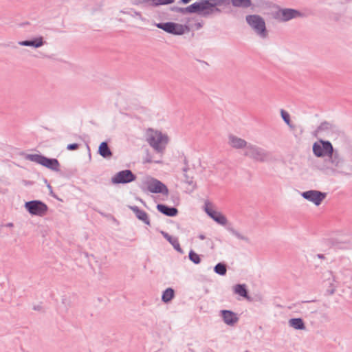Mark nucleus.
<instances>
[{
    "label": "nucleus",
    "instance_id": "f257e3e1",
    "mask_svg": "<svg viewBox=\"0 0 352 352\" xmlns=\"http://www.w3.org/2000/svg\"><path fill=\"white\" fill-rule=\"evenodd\" d=\"M344 159L338 149L334 148L331 155L324 159L320 170L327 175H343Z\"/></svg>",
    "mask_w": 352,
    "mask_h": 352
},
{
    "label": "nucleus",
    "instance_id": "f03ea898",
    "mask_svg": "<svg viewBox=\"0 0 352 352\" xmlns=\"http://www.w3.org/2000/svg\"><path fill=\"white\" fill-rule=\"evenodd\" d=\"M139 187L144 192L148 190L154 194L161 193L164 195L168 194L167 186L161 181L152 177H147L146 179L142 182Z\"/></svg>",
    "mask_w": 352,
    "mask_h": 352
},
{
    "label": "nucleus",
    "instance_id": "7ed1b4c3",
    "mask_svg": "<svg viewBox=\"0 0 352 352\" xmlns=\"http://www.w3.org/2000/svg\"><path fill=\"white\" fill-rule=\"evenodd\" d=\"M26 160L36 162L51 170L60 171V162L56 158H50L42 154H26L25 156Z\"/></svg>",
    "mask_w": 352,
    "mask_h": 352
},
{
    "label": "nucleus",
    "instance_id": "20e7f679",
    "mask_svg": "<svg viewBox=\"0 0 352 352\" xmlns=\"http://www.w3.org/2000/svg\"><path fill=\"white\" fill-rule=\"evenodd\" d=\"M151 134L148 135L147 141L151 146L156 151L160 153L165 149L166 144L168 141L166 135L163 134L161 131L149 129Z\"/></svg>",
    "mask_w": 352,
    "mask_h": 352
},
{
    "label": "nucleus",
    "instance_id": "39448f33",
    "mask_svg": "<svg viewBox=\"0 0 352 352\" xmlns=\"http://www.w3.org/2000/svg\"><path fill=\"white\" fill-rule=\"evenodd\" d=\"M153 25L157 28L164 30L166 33L177 36L183 35L186 30H190L188 25L172 21L160 23L153 22Z\"/></svg>",
    "mask_w": 352,
    "mask_h": 352
},
{
    "label": "nucleus",
    "instance_id": "423d86ee",
    "mask_svg": "<svg viewBox=\"0 0 352 352\" xmlns=\"http://www.w3.org/2000/svg\"><path fill=\"white\" fill-rule=\"evenodd\" d=\"M245 20L260 37L264 38L267 36L265 22L262 16L258 14H250L246 16Z\"/></svg>",
    "mask_w": 352,
    "mask_h": 352
},
{
    "label": "nucleus",
    "instance_id": "0eeeda50",
    "mask_svg": "<svg viewBox=\"0 0 352 352\" xmlns=\"http://www.w3.org/2000/svg\"><path fill=\"white\" fill-rule=\"evenodd\" d=\"M243 155L248 157L254 161L263 162L267 161L270 154L268 151L263 148L258 147L256 145L249 144L247 149L245 151Z\"/></svg>",
    "mask_w": 352,
    "mask_h": 352
},
{
    "label": "nucleus",
    "instance_id": "6e6552de",
    "mask_svg": "<svg viewBox=\"0 0 352 352\" xmlns=\"http://www.w3.org/2000/svg\"><path fill=\"white\" fill-rule=\"evenodd\" d=\"M333 150V144L329 140L320 139L312 145V151L316 157H327Z\"/></svg>",
    "mask_w": 352,
    "mask_h": 352
},
{
    "label": "nucleus",
    "instance_id": "1a4fd4ad",
    "mask_svg": "<svg viewBox=\"0 0 352 352\" xmlns=\"http://www.w3.org/2000/svg\"><path fill=\"white\" fill-rule=\"evenodd\" d=\"M24 207L32 216L43 217L48 210V206L41 200H32L26 201Z\"/></svg>",
    "mask_w": 352,
    "mask_h": 352
},
{
    "label": "nucleus",
    "instance_id": "9d476101",
    "mask_svg": "<svg viewBox=\"0 0 352 352\" xmlns=\"http://www.w3.org/2000/svg\"><path fill=\"white\" fill-rule=\"evenodd\" d=\"M305 16L306 14L305 13L294 8H279L274 14V18L283 22Z\"/></svg>",
    "mask_w": 352,
    "mask_h": 352
},
{
    "label": "nucleus",
    "instance_id": "9b49d317",
    "mask_svg": "<svg viewBox=\"0 0 352 352\" xmlns=\"http://www.w3.org/2000/svg\"><path fill=\"white\" fill-rule=\"evenodd\" d=\"M324 244L335 250L352 249V237L329 238L324 240Z\"/></svg>",
    "mask_w": 352,
    "mask_h": 352
},
{
    "label": "nucleus",
    "instance_id": "f8f14e48",
    "mask_svg": "<svg viewBox=\"0 0 352 352\" xmlns=\"http://www.w3.org/2000/svg\"><path fill=\"white\" fill-rule=\"evenodd\" d=\"M214 6L209 0H197L193 3V14L208 17L214 14Z\"/></svg>",
    "mask_w": 352,
    "mask_h": 352
},
{
    "label": "nucleus",
    "instance_id": "ddd939ff",
    "mask_svg": "<svg viewBox=\"0 0 352 352\" xmlns=\"http://www.w3.org/2000/svg\"><path fill=\"white\" fill-rule=\"evenodd\" d=\"M137 179V176L131 170L125 169L118 171L111 179L113 184H126L134 182Z\"/></svg>",
    "mask_w": 352,
    "mask_h": 352
},
{
    "label": "nucleus",
    "instance_id": "4468645a",
    "mask_svg": "<svg viewBox=\"0 0 352 352\" xmlns=\"http://www.w3.org/2000/svg\"><path fill=\"white\" fill-rule=\"evenodd\" d=\"M204 211L208 217L221 226H226L228 220L221 212L212 209V204L208 200L205 201Z\"/></svg>",
    "mask_w": 352,
    "mask_h": 352
},
{
    "label": "nucleus",
    "instance_id": "2eb2a0df",
    "mask_svg": "<svg viewBox=\"0 0 352 352\" xmlns=\"http://www.w3.org/2000/svg\"><path fill=\"white\" fill-rule=\"evenodd\" d=\"M327 192H323L316 190H309L301 193L302 197L314 203L318 206L327 197Z\"/></svg>",
    "mask_w": 352,
    "mask_h": 352
},
{
    "label": "nucleus",
    "instance_id": "dca6fc26",
    "mask_svg": "<svg viewBox=\"0 0 352 352\" xmlns=\"http://www.w3.org/2000/svg\"><path fill=\"white\" fill-rule=\"evenodd\" d=\"M219 316L221 317L224 323L228 326H234L239 319L237 314L228 309L221 310L219 311Z\"/></svg>",
    "mask_w": 352,
    "mask_h": 352
},
{
    "label": "nucleus",
    "instance_id": "f3484780",
    "mask_svg": "<svg viewBox=\"0 0 352 352\" xmlns=\"http://www.w3.org/2000/svg\"><path fill=\"white\" fill-rule=\"evenodd\" d=\"M46 43L42 36L33 37L31 39L21 41L19 42V45L21 46L32 47L33 48H38Z\"/></svg>",
    "mask_w": 352,
    "mask_h": 352
},
{
    "label": "nucleus",
    "instance_id": "a211bd4d",
    "mask_svg": "<svg viewBox=\"0 0 352 352\" xmlns=\"http://www.w3.org/2000/svg\"><path fill=\"white\" fill-rule=\"evenodd\" d=\"M128 207L131 210L133 211L138 220L142 221L147 226H151L148 214L144 210L140 209L137 206H129Z\"/></svg>",
    "mask_w": 352,
    "mask_h": 352
},
{
    "label": "nucleus",
    "instance_id": "6ab92c4d",
    "mask_svg": "<svg viewBox=\"0 0 352 352\" xmlns=\"http://www.w3.org/2000/svg\"><path fill=\"white\" fill-rule=\"evenodd\" d=\"M156 208L158 212L169 217H175L178 214L179 212L177 208L175 206H169L164 204H157Z\"/></svg>",
    "mask_w": 352,
    "mask_h": 352
},
{
    "label": "nucleus",
    "instance_id": "aec40b11",
    "mask_svg": "<svg viewBox=\"0 0 352 352\" xmlns=\"http://www.w3.org/2000/svg\"><path fill=\"white\" fill-rule=\"evenodd\" d=\"M229 144L234 148L241 149L245 148V150L249 144L245 140L234 135H229Z\"/></svg>",
    "mask_w": 352,
    "mask_h": 352
},
{
    "label": "nucleus",
    "instance_id": "412c9836",
    "mask_svg": "<svg viewBox=\"0 0 352 352\" xmlns=\"http://www.w3.org/2000/svg\"><path fill=\"white\" fill-rule=\"evenodd\" d=\"M98 153L104 159H110L113 156V152L107 141L102 142L100 144Z\"/></svg>",
    "mask_w": 352,
    "mask_h": 352
},
{
    "label": "nucleus",
    "instance_id": "4be33fe9",
    "mask_svg": "<svg viewBox=\"0 0 352 352\" xmlns=\"http://www.w3.org/2000/svg\"><path fill=\"white\" fill-rule=\"evenodd\" d=\"M329 277L324 282L325 284V286H327V289L325 291L326 295H333L335 292L337 286L335 284V278L334 276L332 275L331 272H328Z\"/></svg>",
    "mask_w": 352,
    "mask_h": 352
},
{
    "label": "nucleus",
    "instance_id": "5701e85b",
    "mask_svg": "<svg viewBox=\"0 0 352 352\" xmlns=\"http://www.w3.org/2000/svg\"><path fill=\"white\" fill-rule=\"evenodd\" d=\"M343 175H352V148L351 147L349 148L346 160H344Z\"/></svg>",
    "mask_w": 352,
    "mask_h": 352
},
{
    "label": "nucleus",
    "instance_id": "b1692460",
    "mask_svg": "<svg viewBox=\"0 0 352 352\" xmlns=\"http://www.w3.org/2000/svg\"><path fill=\"white\" fill-rule=\"evenodd\" d=\"M161 234L164 239H166L174 248V249L179 253H183V250L180 246L178 239L177 237L172 236L168 232L165 231H160Z\"/></svg>",
    "mask_w": 352,
    "mask_h": 352
},
{
    "label": "nucleus",
    "instance_id": "393cba45",
    "mask_svg": "<svg viewBox=\"0 0 352 352\" xmlns=\"http://www.w3.org/2000/svg\"><path fill=\"white\" fill-rule=\"evenodd\" d=\"M175 0H135V4L139 5L151 2L150 5L153 7L159 6L169 5L174 3Z\"/></svg>",
    "mask_w": 352,
    "mask_h": 352
},
{
    "label": "nucleus",
    "instance_id": "a878e982",
    "mask_svg": "<svg viewBox=\"0 0 352 352\" xmlns=\"http://www.w3.org/2000/svg\"><path fill=\"white\" fill-rule=\"evenodd\" d=\"M289 325L296 330H305L306 326L305 322L301 318H292L288 321Z\"/></svg>",
    "mask_w": 352,
    "mask_h": 352
},
{
    "label": "nucleus",
    "instance_id": "bb28decb",
    "mask_svg": "<svg viewBox=\"0 0 352 352\" xmlns=\"http://www.w3.org/2000/svg\"><path fill=\"white\" fill-rule=\"evenodd\" d=\"M234 292L246 299H250L248 290L245 284H236L234 287Z\"/></svg>",
    "mask_w": 352,
    "mask_h": 352
},
{
    "label": "nucleus",
    "instance_id": "cd10ccee",
    "mask_svg": "<svg viewBox=\"0 0 352 352\" xmlns=\"http://www.w3.org/2000/svg\"><path fill=\"white\" fill-rule=\"evenodd\" d=\"M170 10L175 12H179L182 14H193V3L186 8L178 7L176 6H171Z\"/></svg>",
    "mask_w": 352,
    "mask_h": 352
},
{
    "label": "nucleus",
    "instance_id": "c85d7f7f",
    "mask_svg": "<svg viewBox=\"0 0 352 352\" xmlns=\"http://www.w3.org/2000/svg\"><path fill=\"white\" fill-rule=\"evenodd\" d=\"M175 297V290L171 287L166 288L162 295V301L164 303L170 302Z\"/></svg>",
    "mask_w": 352,
    "mask_h": 352
},
{
    "label": "nucleus",
    "instance_id": "c756f323",
    "mask_svg": "<svg viewBox=\"0 0 352 352\" xmlns=\"http://www.w3.org/2000/svg\"><path fill=\"white\" fill-rule=\"evenodd\" d=\"M336 128V126L329 122L324 121L317 127L316 132L333 131Z\"/></svg>",
    "mask_w": 352,
    "mask_h": 352
},
{
    "label": "nucleus",
    "instance_id": "7c9ffc66",
    "mask_svg": "<svg viewBox=\"0 0 352 352\" xmlns=\"http://www.w3.org/2000/svg\"><path fill=\"white\" fill-rule=\"evenodd\" d=\"M214 272L220 276H225L227 273V265L223 262L218 263L214 267Z\"/></svg>",
    "mask_w": 352,
    "mask_h": 352
},
{
    "label": "nucleus",
    "instance_id": "2f4dec72",
    "mask_svg": "<svg viewBox=\"0 0 352 352\" xmlns=\"http://www.w3.org/2000/svg\"><path fill=\"white\" fill-rule=\"evenodd\" d=\"M226 229L228 232H230L232 235L236 236L237 239L240 240L245 241L246 242H249V238L242 235L240 234L237 230H236L233 227H232L230 225H228L226 226Z\"/></svg>",
    "mask_w": 352,
    "mask_h": 352
},
{
    "label": "nucleus",
    "instance_id": "473e14b6",
    "mask_svg": "<svg viewBox=\"0 0 352 352\" xmlns=\"http://www.w3.org/2000/svg\"><path fill=\"white\" fill-rule=\"evenodd\" d=\"M232 4L234 7L238 8H248L251 6V0H231Z\"/></svg>",
    "mask_w": 352,
    "mask_h": 352
},
{
    "label": "nucleus",
    "instance_id": "72a5a7b5",
    "mask_svg": "<svg viewBox=\"0 0 352 352\" xmlns=\"http://www.w3.org/2000/svg\"><path fill=\"white\" fill-rule=\"evenodd\" d=\"M188 258L190 261L196 265L199 264L201 261L200 256L192 250H190L188 253Z\"/></svg>",
    "mask_w": 352,
    "mask_h": 352
},
{
    "label": "nucleus",
    "instance_id": "f704fd0d",
    "mask_svg": "<svg viewBox=\"0 0 352 352\" xmlns=\"http://www.w3.org/2000/svg\"><path fill=\"white\" fill-rule=\"evenodd\" d=\"M184 182L188 185L192 186L193 190L197 188L196 184L193 182V177L189 176L187 173H184Z\"/></svg>",
    "mask_w": 352,
    "mask_h": 352
},
{
    "label": "nucleus",
    "instance_id": "c9c22d12",
    "mask_svg": "<svg viewBox=\"0 0 352 352\" xmlns=\"http://www.w3.org/2000/svg\"><path fill=\"white\" fill-rule=\"evenodd\" d=\"M280 116L284 122L289 124L291 122L289 113L284 109H280Z\"/></svg>",
    "mask_w": 352,
    "mask_h": 352
},
{
    "label": "nucleus",
    "instance_id": "e433bc0d",
    "mask_svg": "<svg viewBox=\"0 0 352 352\" xmlns=\"http://www.w3.org/2000/svg\"><path fill=\"white\" fill-rule=\"evenodd\" d=\"M209 1L215 6L229 5L230 3V0H209Z\"/></svg>",
    "mask_w": 352,
    "mask_h": 352
},
{
    "label": "nucleus",
    "instance_id": "4c0bfd02",
    "mask_svg": "<svg viewBox=\"0 0 352 352\" xmlns=\"http://www.w3.org/2000/svg\"><path fill=\"white\" fill-rule=\"evenodd\" d=\"M144 163H152L154 162L155 164H160L162 163L161 160H153L152 157L148 153L144 160Z\"/></svg>",
    "mask_w": 352,
    "mask_h": 352
},
{
    "label": "nucleus",
    "instance_id": "58836bf2",
    "mask_svg": "<svg viewBox=\"0 0 352 352\" xmlns=\"http://www.w3.org/2000/svg\"><path fill=\"white\" fill-rule=\"evenodd\" d=\"M80 147V144L78 143L69 144L67 146V149L69 151H76Z\"/></svg>",
    "mask_w": 352,
    "mask_h": 352
},
{
    "label": "nucleus",
    "instance_id": "ea45409f",
    "mask_svg": "<svg viewBox=\"0 0 352 352\" xmlns=\"http://www.w3.org/2000/svg\"><path fill=\"white\" fill-rule=\"evenodd\" d=\"M183 162L184 164V167L182 168V171L184 173H187L189 170V165H188V161L186 156L184 155V160Z\"/></svg>",
    "mask_w": 352,
    "mask_h": 352
},
{
    "label": "nucleus",
    "instance_id": "a19ab883",
    "mask_svg": "<svg viewBox=\"0 0 352 352\" xmlns=\"http://www.w3.org/2000/svg\"><path fill=\"white\" fill-rule=\"evenodd\" d=\"M133 13L131 14L132 16H138L140 19L142 21H144L145 19L142 16V14L140 12H138L135 10H132Z\"/></svg>",
    "mask_w": 352,
    "mask_h": 352
},
{
    "label": "nucleus",
    "instance_id": "79ce46f5",
    "mask_svg": "<svg viewBox=\"0 0 352 352\" xmlns=\"http://www.w3.org/2000/svg\"><path fill=\"white\" fill-rule=\"evenodd\" d=\"M296 130L298 131V135H301L303 133V132H304V129H303V127L302 126H296Z\"/></svg>",
    "mask_w": 352,
    "mask_h": 352
},
{
    "label": "nucleus",
    "instance_id": "37998d69",
    "mask_svg": "<svg viewBox=\"0 0 352 352\" xmlns=\"http://www.w3.org/2000/svg\"><path fill=\"white\" fill-rule=\"evenodd\" d=\"M221 12H222V10H221V9H220L219 8V6H214V14H215V13L220 14V13H221Z\"/></svg>",
    "mask_w": 352,
    "mask_h": 352
},
{
    "label": "nucleus",
    "instance_id": "c03bdc74",
    "mask_svg": "<svg viewBox=\"0 0 352 352\" xmlns=\"http://www.w3.org/2000/svg\"><path fill=\"white\" fill-rule=\"evenodd\" d=\"M192 0H179L178 1L179 4H188L190 3Z\"/></svg>",
    "mask_w": 352,
    "mask_h": 352
},
{
    "label": "nucleus",
    "instance_id": "a18cd8bd",
    "mask_svg": "<svg viewBox=\"0 0 352 352\" xmlns=\"http://www.w3.org/2000/svg\"><path fill=\"white\" fill-rule=\"evenodd\" d=\"M291 130L295 131L296 129V126L293 124L291 122L289 123V124H287Z\"/></svg>",
    "mask_w": 352,
    "mask_h": 352
},
{
    "label": "nucleus",
    "instance_id": "49530a36",
    "mask_svg": "<svg viewBox=\"0 0 352 352\" xmlns=\"http://www.w3.org/2000/svg\"><path fill=\"white\" fill-rule=\"evenodd\" d=\"M33 309L35 311H41L42 309V307L41 305H34L33 307Z\"/></svg>",
    "mask_w": 352,
    "mask_h": 352
},
{
    "label": "nucleus",
    "instance_id": "de8ad7c7",
    "mask_svg": "<svg viewBox=\"0 0 352 352\" xmlns=\"http://www.w3.org/2000/svg\"><path fill=\"white\" fill-rule=\"evenodd\" d=\"M47 186L48 189L50 190V195H52L54 193V192H53L52 186L50 184H47Z\"/></svg>",
    "mask_w": 352,
    "mask_h": 352
},
{
    "label": "nucleus",
    "instance_id": "09e8293b",
    "mask_svg": "<svg viewBox=\"0 0 352 352\" xmlns=\"http://www.w3.org/2000/svg\"><path fill=\"white\" fill-rule=\"evenodd\" d=\"M195 26L197 28V29H200L201 28H202L203 25L201 23H195Z\"/></svg>",
    "mask_w": 352,
    "mask_h": 352
},
{
    "label": "nucleus",
    "instance_id": "8fccbe9b",
    "mask_svg": "<svg viewBox=\"0 0 352 352\" xmlns=\"http://www.w3.org/2000/svg\"><path fill=\"white\" fill-rule=\"evenodd\" d=\"M317 257H318V258H320V259H324V258H325L324 255V254H317Z\"/></svg>",
    "mask_w": 352,
    "mask_h": 352
},
{
    "label": "nucleus",
    "instance_id": "3c124183",
    "mask_svg": "<svg viewBox=\"0 0 352 352\" xmlns=\"http://www.w3.org/2000/svg\"><path fill=\"white\" fill-rule=\"evenodd\" d=\"M1 226H2V228H3V226H6V227H12V226H13V223H6V225H3V224H2Z\"/></svg>",
    "mask_w": 352,
    "mask_h": 352
},
{
    "label": "nucleus",
    "instance_id": "603ef678",
    "mask_svg": "<svg viewBox=\"0 0 352 352\" xmlns=\"http://www.w3.org/2000/svg\"><path fill=\"white\" fill-rule=\"evenodd\" d=\"M198 237H199V239H201V240H204V239H206V236H205V235H204V234H199Z\"/></svg>",
    "mask_w": 352,
    "mask_h": 352
},
{
    "label": "nucleus",
    "instance_id": "864d4df0",
    "mask_svg": "<svg viewBox=\"0 0 352 352\" xmlns=\"http://www.w3.org/2000/svg\"><path fill=\"white\" fill-rule=\"evenodd\" d=\"M51 196L53 197L54 198L58 199V200H60L54 192L52 195H51Z\"/></svg>",
    "mask_w": 352,
    "mask_h": 352
},
{
    "label": "nucleus",
    "instance_id": "5fc2aeb1",
    "mask_svg": "<svg viewBox=\"0 0 352 352\" xmlns=\"http://www.w3.org/2000/svg\"><path fill=\"white\" fill-rule=\"evenodd\" d=\"M51 196L53 197L54 198L58 199V200H60L54 192L52 195H51Z\"/></svg>",
    "mask_w": 352,
    "mask_h": 352
},
{
    "label": "nucleus",
    "instance_id": "6e6d98bb",
    "mask_svg": "<svg viewBox=\"0 0 352 352\" xmlns=\"http://www.w3.org/2000/svg\"><path fill=\"white\" fill-rule=\"evenodd\" d=\"M87 149H88V151H89V158H91V151H90V148H89V146L88 144H87Z\"/></svg>",
    "mask_w": 352,
    "mask_h": 352
},
{
    "label": "nucleus",
    "instance_id": "4d7b16f0",
    "mask_svg": "<svg viewBox=\"0 0 352 352\" xmlns=\"http://www.w3.org/2000/svg\"><path fill=\"white\" fill-rule=\"evenodd\" d=\"M351 271H352V267H351Z\"/></svg>",
    "mask_w": 352,
    "mask_h": 352
}]
</instances>
